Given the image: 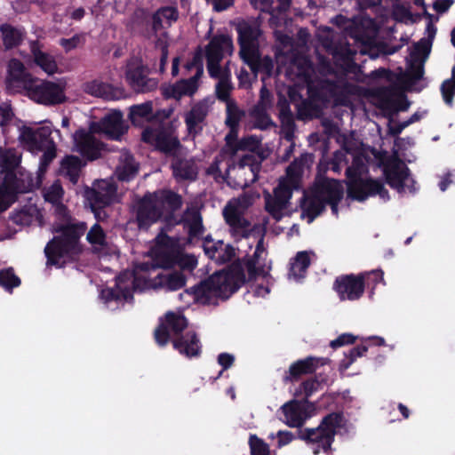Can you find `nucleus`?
<instances>
[{
	"instance_id": "17",
	"label": "nucleus",
	"mask_w": 455,
	"mask_h": 455,
	"mask_svg": "<svg viewBox=\"0 0 455 455\" xmlns=\"http://www.w3.org/2000/svg\"><path fill=\"white\" fill-rule=\"evenodd\" d=\"M0 187L17 201L19 194H25L33 189L34 180L31 173L27 172H8L4 174Z\"/></svg>"
},
{
	"instance_id": "23",
	"label": "nucleus",
	"mask_w": 455,
	"mask_h": 455,
	"mask_svg": "<svg viewBox=\"0 0 455 455\" xmlns=\"http://www.w3.org/2000/svg\"><path fill=\"white\" fill-rule=\"evenodd\" d=\"M172 343L175 350L188 358L198 357L202 353L200 339L194 331L172 338Z\"/></svg>"
},
{
	"instance_id": "38",
	"label": "nucleus",
	"mask_w": 455,
	"mask_h": 455,
	"mask_svg": "<svg viewBox=\"0 0 455 455\" xmlns=\"http://www.w3.org/2000/svg\"><path fill=\"white\" fill-rule=\"evenodd\" d=\"M310 257L307 251H299L291 263L290 275L296 279L303 278L310 266Z\"/></svg>"
},
{
	"instance_id": "1",
	"label": "nucleus",
	"mask_w": 455,
	"mask_h": 455,
	"mask_svg": "<svg viewBox=\"0 0 455 455\" xmlns=\"http://www.w3.org/2000/svg\"><path fill=\"white\" fill-rule=\"evenodd\" d=\"M245 281L243 264L237 260L227 269L218 271L194 285L188 290V292L193 294L197 302L210 304L212 296L228 299L245 283Z\"/></svg>"
},
{
	"instance_id": "2",
	"label": "nucleus",
	"mask_w": 455,
	"mask_h": 455,
	"mask_svg": "<svg viewBox=\"0 0 455 455\" xmlns=\"http://www.w3.org/2000/svg\"><path fill=\"white\" fill-rule=\"evenodd\" d=\"M87 229L85 222L58 224L53 232L59 234L48 242L44 248L47 266L61 267L63 257L77 258L83 252L80 239Z\"/></svg>"
},
{
	"instance_id": "60",
	"label": "nucleus",
	"mask_w": 455,
	"mask_h": 455,
	"mask_svg": "<svg viewBox=\"0 0 455 455\" xmlns=\"http://www.w3.org/2000/svg\"><path fill=\"white\" fill-rule=\"evenodd\" d=\"M161 94L164 100H180L181 99L180 92L179 90V86L177 82L173 84H164L160 87Z\"/></svg>"
},
{
	"instance_id": "25",
	"label": "nucleus",
	"mask_w": 455,
	"mask_h": 455,
	"mask_svg": "<svg viewBox=\"0 0 455 455\" xmlns=\"http://www.w3.org/2000/svg\"><path fill=\"white\" fill-rule=\"evenodd\" d=\"M83 91L89 95L102 98L107 100H119L124 95V90L110 84L94 79L83 84Z\"/></svg>"
},
{
	"instance_id": "10",
	"label": "nucleus",
	"mask_w": 455,
	"mask_h": 455,
	"mask_svg": "<svg viewBox=\"0 0 455 455\" xmlns=\"http://www.w3.org/2000/svg\"><path fill=\"white\" fill-rule=\"evenodd\" d=\"M188 324V319L184 315L171 311L166 313L164 321L161 322L154 331L156 343L160 347H165L170 340L172 341L171 332L172 338L182 335Z\"/></svg>"
},
{
	"instance_id": "9",
	"label": "nucleus",
	"mask_w": 455,
	"mask_h": 455,
	"mask_svg": "<svg viewBox=\"0 0 455 455\" xmlns=\"http://www.w3.org/2000/svg\"><path fill=\"white\" fill-rule=\"evenodd\" d=\"M235 29L238 35L240 58H248L251 61V59L259 50V39L262 34L260 26L255 21L243 20L238 22Z\"/></svg>"
},
{
	"instance_id": "32",
	"label": "nucleus",
	"mask_w": 455,
	"mask_h": 455,
	"mask_svg": "<svg viewBox=\"0 0 455 455\" xmlns=\"http://www.w3.org/2000/svg\"><path fill=\"white\" fill-rule=\"evenodd\" d=\"M83 164L82 160L76 156H67L60 164L63 175L73 185L78 182Z\"/></svg>"
},
{
	"instance_id": "21",
	"label": "nucleus",
	"mask_w": 455,
	"mask_h": 455,
	"mask_svg": "<svg viewBox=\"0 0 455 455\" xmlns=\"http://www.w3.org/2000/svg\"><path fill=\"white\" fill-rule=\"evenodd\" d=\"M383 174L386 182L397 192L404 191L405 181L409 179L410 169L406 166H401V161L395 159L384 164Z\"/></svg>"
},
{
	"instance_id": "31",
	"label": "nucleus",
	"mask_w": 455,
	"mask_h": 455,
	"mask_svg": "<svg viewBox=\"0 0 455 455\" xmlns=\"http://www.w3.org/2000/svg\"><path fill=\"white\" fill-rule=\"evenodd\" d=\"M251 60L248 58H243L242 60L250 68L251 71L257 76L258 73H264L267 76H270L274 68V62L270 56L266 55L261 57L259 50L255 53Z\"/></svg>"
},
{
	"instance_id": "54",
	"label": "nucleus",
	"mask_w": 455,
	"mask_h": 455,
	"mask_svg": "<svg viewBox=\"0 0 455 455\" xmlns=\"http://www.w3.org/2000/svg\"><path fill=\"white\" fill-rule=\"evenodd\" d=\"M324 381L323 379H320V376H315L314 378L307 379L303 381L299 387L300 390L304 393L305 397L303 400H308V398L318 390L321 384Z\"/></svg>"
},
{
	"instance_id": "37",
	"label": "nucleus",
	"mask_w": 455,
	"mask_h": 455,
	"mask_svg": "<svg viewBox=\"0 0 455 455\" xmlns=\"http://www.w3.org/2000/svg\"><path fill=\"white\" fill-rule=\"evenodd\" d=\"M250 116L254 120V127L261 131L275 127V124L267 111V106L258 102L250 111Z\"/></svg>"
},
{
	"instance_id": "15",
	"label": "nucleus",
	"mask_w": 455,
	"mask_h": 455,
	"mask_svg": "<svg viewBox=\"0 0 455 455\" xmlns=\"http://www.w3.org/2000/svg\"><path fill=\"white\" fill-rule=\"evenodd\" d=\"M210 113L209 101L203 99L192 105L191 108L185 113L184 122L188 136L195 140L200 135L206 125V119Z\"/></svg>"
},
{
	"instance_id": "44",
	"label": "nucleus",
	"mask_w": 455,
	"mask_h": 455,
	"mask_svg": "<svg viewBox=\"0 0 455 455\" xmlns=\"http://www.w3.org/2000/svg\"><path fill=\"white\" fill-rule=\"evenodd\" d=\"M244 112L237 107L235 102H228L227 104V116L225 124L231 131L237 129Z\"/></svg>"
},
{
	"instance_id": "5",
	"label": "nucleus",
	"mask_w": 455,
	"mask_h": 455,
	"mask_svg": "<svg viewBox=\"0 0 455 455\" xmlns=\"http://www.w3.org/2000/svg\"><path fill=\"white\" fill-rule=\"evenodd\" d=\"M362 165L361 160L355 158L352 165L346 169V177L348 180L347 183L348 197L358 202H363L369 196L378 195L383 200H388L389 194L382 181L371 178H362Z\"/></svg>"
},
{
	"instance_id": "50",
	"label": "nucleus",
	"mask_w": 455,
	"mask_h": 455,
	"mask_svg": "<svg viewBox=\"0 0 455 455\" xmlns=\"http://www.w3.org/2000/svg\"><path fill=\"white\" fill-rule=\"evenodd\" d=\"M295 189H298V188H293L291 184L281 180L278 186L274 189V197L287 206L291 198L292 191Z\"/></svg>"
},
{
	"instance_id": "13",
	"label": "nucleus",
	"mask_w": 455,
	"mask_h": 455,
	"mask_svg": "<svg viewBox=\"0 0 455 455\" xmlns=\"http://www.w3.org/2000/svg\"><path fill=\"white\" fill-rule=\"evenodd\" d=\"M313 409L314 404L308 400L292 399L281 406L280 411L283 414L281 419L290 427L300 428L311 417L310 411Z\"/></svg>"
},
{
	"instance_id": "28",
	"label": "nucleus",
	"mask_w": 455,
	"mask_h": 455,
	"mask_svg": "<svg viewBox=\"0 0 455 455\" xmlns=\"http://www.w3.org/2000/svg\"><path fill=\"white\" fill-rule=\"evenodd\" d=\"M233 51L231 36L226 34L215 35L205 46V58L214 60H222L226 52Z\"/></svg>"
},
{
	"instance_id": "12",
	"label": "nucleus",
	"mask_w": 455,
	"mask_h": 455,
	"mask_svg": "<svg viewBox=\"0 0 455 455\" xmlns=\"http://www.w3.org/2000/svg\"><path fill=\"white\" fill-rule=\"evenodd\" d=\"M28 98L36 103L54 106L63 103L66 100L64 87L52 81H40L35 83Z\"/></svg>"
},
{
	"instance_id": "52",
	"label": "nucleus",
	"mask_w": 455,
	"mask_h": 455,
	"mask_svg": "<svg viewBox=\"0 0 455 455\" xmlns=\"http://www.w3.org/2000/svg\"><path fill=\"white\" fill-rule=\"evenodd\" d=\"M86 240L92 245L103 246L106 244V234L99 223H95L86 235Z\"/></svg>"
},
{
	"instance_id": "8",
	"label": "nucleus",
	"mask_w": 455,
	"mask_h": 455,
	"mask_svg": "<svg viewBox=\"0 0 455 455\" xmlns=\"http://www.w3.org/2000/svg\"><path fill=\"white\" fill-rule=\"evenodd\" d=\"M141 140L168 156L176 157L181 148L179 138L173 135L170 129L163 126L158 128L147 127L141 133Z\"/></svg>"
},
{
	"instance_id": "16",
	"label": "nucleus",
	"mask_w": 455,
	"mask_h": 455,
	"mask_svg": "<svg viewBox=\"0 0 455 455\" xmlns=\"http://www.w3.org/2000/svg\"><path fill=\"white\" fill-rule=\"evenodd\" d=\"M52 129L49 126H41L36 129L22 126L20 131L19 140L28 150L43 151L45 147L52 143L51 138Z\"/></svg>"
},
{
	"instance_id": "40",
	"label": "nucleus",
	"mask_w": 455,
	"mask_h": 455,
	"mask_svg": "<svg viewBox=\"0 0 455 455\" xmlns=\"http://www.w3.org/2000/svg\"><path fill=\"white\" fill-rule=\"evenodd\" d=\"M326 204L313 193L311 198L305 206H302V217L307 218V222L312 223L316 217L325 211Z\"/></svg>"
},
{
	"instance_id": "47",
	"label": "nucleus",
	"mask_w": 455,
	"mask_h": 455,
	"mask_svg": "<svg viewBox=\"0 0 455 455\" xmlns=\"http://www.w3.org/2000/svg\"><path fill=\"white\" fill-rule=\"evenodd\" d=\"M260 147V140L254 135H250L247 137H243L239 140L233 147L232 151L233 154H235L237 151H251L255 152Z\"/></svg>"
},
{
	"instance_id": "19",
	"label": "nucleus",
	"mask_w": 455,
	"mask_h": 455,
	"mask_svg": "<svg viewBox=\"0 0 455 455\" xmlns=\"http://www.w3.org/2000/svg\"><path fill=\"white\" fill-rule=\"evenodd\" d=\"M116 186L107 180H100L92 188L85 192L90 207L106 208L114 203L116 195Z\"/></svg>"
},
{
	"instance_id": "3",
	"label": "nucleus",
	"mask_w": 455,
	"mask_h": 455,
	"mask_svg": "<svg viewBox=\"0 0 455 455\" xmlns=\"http://www.w3.org/2000/svg\"><path fill=\"white\" fill-rule=\"evenodd\" d=\"M343 415L341 412H331L324 416L317 427L299 429V438L307 444L315 445L314 455L321 451L328 453L331 450L337 429L341 427Z\"/></svg>"
},
{
	"instance_id": "55",
	"label": "nucleus",
	"mask_w": 455,
	"mask_h": 455,
	"mask_svg": "<svg viewBox=\"0 0 455 455\" xmlns=\"http://www.w3.org/2000/svg\"><path fill=\"white\" fill-rule=\"evenodd\" d=\"M233 89L231 83L228 79H220L216 84V97L219 100L226 102H233L230 100V93Z\"/></svg>"
},
{
	"instance_id": "4",
	"label": "nucleus",
	"mask_w": 455,
	"mask_h": 455,
	"mask_svg": "<svg viewBox=\"0 0 455 455\" xmlns=\"http://www.w3.org/2000/svg\"><path fill=\"white\" fill-rule=\"evenodd\" d=\"M383 271L380 269L362 272L358 275L348 274L336 277L333 283V290L337 292L339 299L358 300L364 293L365 287H374L383 281Z\"/></svg>"
},
{
	"instance_id": "27",
	"label": "nucleus",
	"mask_w": 455,
	"mask_h": 455,
	"mask_svg": "<svg viewBox=\"0 0 455 455\" xmlns=\"http://www.w3.org/2000/svg\"><path fill=\"white\" fill-rule=\"evenodd\" d=\"M333 86L334 84L329 80H325L317 85H308V100H303L301 105L299 106L298 111L299 117L309 115V112L315 108L314 102H324L327 100L325 91L329 87Z\"/></svg>"
},
{
	"instance_id": "59",
	"label": "nucleus",
	"mask_w": 455,
	"mask_h": 455,
	"mask_svg": "<svg viewBox=\"0 0 455 455\" xmlns=\"http://www.w3.org/2000/svg\"><path fill=\"white\" fill-rule=\"evenodd\" d=\"M223 241H218L216 243L211 238L210 235L206 236L204 241V250L205 254L212 259H217V255L219 254V247H223Z\"/></svg>"
},
{
	"instance_id": "46",
	"label": "nucleus",
	"mask_w": 455,
	"mask_h": 455,
	"mask_svg": "<svg viewBox=\"0 0 455 455\" xmlns=\"http://www.w3.org/2000/svg\"><path fill=\"white\" fill-rule=\"evenodd\" d=\"M20 279L15 275L12 267L0 270V286L6 291H12L20 286Z\"/></svg>"
},
{
	"instance_id": "26",
	"label": "nucleus",
	"mask_w": 455,
	"mask_h": 455,
	"mask_svg": "<svg viewBox=\"0 0 455 455\" xmlns=\"http://www.w3.org/2000/svg\"><path fill=\"white\" fill-rule=\"evenodd\" d=\"M223 217L231 230L242 237L247 238L251 235L249 229L251 222L239 212L236 206L228 204L223 210Z\"/></svg>"
},
{
	"instance_id": "14",
	"label": "nucleus",
	"mask_w": 455,
	"mask_h": 455,
	"mask_svg": "<svg viewBox=\"0 0 455 455\" xmlns=\"http://www.w3.org/2000/svg\"><path fill=\"white\" fill-rule=\"evenodd\" d=\"M128 127L124 124L123 114L121 111L115 110L99 122L92 123L91 131L93 133H103L108 139L119 140L121 137L127 132Z\"/></svg>"
},
{
	"instance_id": "63",
	"label": "nucleus",
	"mask_w": 455,
	"mask_h": 455,
	"mask_svg": "<svg viewBox=\"0 0 455 455\" xmlns=\"http://www.w3.org/2000/svg\"><path fill=\"white\" fill-rule=\"evenodd\" d=\"M159 13L168 22V26L171 27L173 22H176L179 19V11L174 6H164L158 9Z\"/></svg>"
},
{
	"instance_id": "61",
	"label": "nucleus",
	"mask_w": 455,
	"mask_h": 455,
	"mask_svg": "<svg viewBox=\"0 0 455 455\" xmlns=\"http://www.w3.org/2000/svg\"><path fill=\"white\" fill-rule=\"evenodd\" d=\"M281 123V128L284 134V139L291 141L294 137V131H295V122L293 116H286V117H281L279 118Z\"/></svg>"
},
{
	"instance_id": "30",
	"label": "nucleus",
	"mask_w": 455,
	"mask_h": 455,
	"mask_svg": "<svg viewBox=\"0 0 455 455\" xmlns=\"http://www.w3.org/2000/svg\"><path fill=\"white\" fill-rule=\"evenodd\" d=\"M30 50L35 63L39 66L45 73L48 75H53L57 72L58 65L55 59L49 53L40 50L38 41L31 42Z\"/></svg>"
},
{
	"instance_id": "56",
	"label": "nucleus",
	"mask_w": 455,
	"mask_h": 455,
	"mask_svg": "<svg viewBox=\"0 0 455 455\" xmlns=\"http://www.w3.org/2000/svg\"><path fill=\"white\" fill-rule=\"evenodd\" d=\"M192 68H195L196 70L193 76L200 79L204 74V52L201 47L196 50L191 62L187 64L188 69Z\"/></svg>"
},
{
	"instance_id": "18",
	"label": "nucleus",
	"mask_w": 455,
	"mask_h": 455,
	"mask_svg": "<svg viewBox=\"0 0 455 455\" xmlns=\"http://www.w3.org/2000/svg\"><path fill=\"white\" fill-rule=\"evenodd\" d=\"M326 358L307 356L292 363L283 376V383H295L301 379L303 376L310 375L315 372L320 365L326 363Z\"/></svg>"
},
{
	"instance_id": "48",
	"label": "nucleus",
	"mask_w": 455,
	"mask_h": 455,
	"mask_svg": "<svg viewBox=\"0 0 455 455\" xmlns=\"http://www.w3.org/2000/svg\"><path fill=\"white\" fill-rule=\"evenodd\" d=\"M199 80L200 79L195 76H191L188 79H180L176 81L180 92L181 98L183 96L192 97L199 88Z\"/></svg>"
},
{
	"instance_id": "39",
	"label": "nucleus",
	"mask_w": 455,
	"mask_h": 455,
	"mask_svg": "<svg viewBox=\"0 0 455 455\" xmlns=\"http://www.w3.org/2000/svg\"><path fill=\"white\" fill-rule=\"evenodd\" d=\"M20 158L17 156L14 148H0V167L1 173L5 174L8 172H16L20 165Z\"/></svg>"
},
{
	"instance_id": "42",
	"label": "nucleus",
	"mask_w": 455,
	"mask_h": 455,
	"mask_svg": "<svg viewBox=\"0 0 455 455\" xmlns=\"http://www.w3.org/2000/svg\"><path fill=\"white\" fill-rule=\"evenodd\" d=\"M35 212V208L24 206L20 210L12 212L9 220L20 227L29 226L33 222Z\"/></svg>"
},
{
	"instance_id": "64",
	"label": "nucleus",
	"mask_w": 455,
	"mask_h": 455,
	"mask_svg": "<svg viewBox=\"0 0 455 455\" xmlns=\"http://www.w3.org/2000/svg\"><path fill=\"white\" fill-rule=\"evenodd\" d=\"M174 242L167 234L161 232L156 237V248L154 250H174Z\"/></svg>"
},
{
	"instance_id": "36",
	"label": "nucleus",
	"mask_w": 455,
	"mask_h": 455,
	"mask_svg": "<svg viewBox=\"0 0 455 455\" xmlns=\"http://www.w3.org/2000/svg\"><path fill=\"white\" fill-rule=\"evenodd\" d=\"M307 156H301L299 158H295L286 168V177L282 180L289 183L293 188H299L301 178L303 174L305 161Z\"/></svg>"
},
{
	"instance_id": "11",
	"label": "nucleus",
	"mask_w": 455,
	"mask_h": 455,
	"mask_svg": "<svg viewBox=\"0 0 455 455\" xmlns=\"http://www.w3.org/2000/svg\"><path fill=\"white\" fill-rule=\"evenodd\" d=\"M135 220L140 229L148 230L163 218L151 192H146L133 206Z\"/></svg>"
},
{
	"instance_id": "58",
	"label": "nucleus",
	"mask_w": 455,
	"mask_h": 455,
	"mask_svg": "<svg viewBox=\"0 0 455 455\" xmlns=\"http://www.w3.org/2000/svg\"><path fill=\"white\" fill-rule=\"evenodd\" d=\"M432 42L423 37L419 42L414 44L413 52H411V57L413 59H417L418 57H427L431 51Z\"/></svg>"
},
{
	"instance_id": "45",
	"label": "nucleus",
	"mask_w": 455,
	"mask_h": 455,
	"mask_svg": "<svg viewBox=\"0 0 455 455\" xmlns=\"http://www.w3.org/2000/svg\"><path fill=\"white\" fill-rule=\"evenodd\" d=\"M286 208V205L275 197L272 196L269 193L265 196V209L275 220H280L283 217L282 211Z\"/></svg>"
},
{
	"instance_id": "7",
	"label": "nucleus",
	"mask_w": 455,
	"mask_h": 455,
	"mask_svg": "<svg viewBox=\"0 0 455 455\" xmlns=\"http://www.w3.org/2000/svg\"><path fill=\"white\" fill-rule=\"evenodd\" d=\"M36 79L28 71L21 60L12 59L7 67L6 92L10 95L22 94L28 97Z\"/></svg>"
},
{
	"instance_id": "22",
	"label": "nucleus",
	"mask_w": 455,
	"mask_h": 455,
	"mask_svg": "<svg viewBox=\"0 0 455 455\" xmlns=\"http://www.w3.org/2000/svg\"><path fill=\"white\" fill-rule=\"evenodd\" d=\"M151 194L163 216L165 214L166 218H172L183 205L182 196L173 190L159 189Z\"/></svg>"
},
{
	"instance_id": "20",
	"label": "nucleus",
	"mask_w": 455,
	"mask_h": 455,
	"mask_svg": "<svg viewBox=\"0 0 455 455\" xmlns=\"http://www.w3.org/2000/svg\"><path fill=\"white\" fill-rule=\"evenodd\" d=\"M74 139L76 149L82 156L91 161L98 159L100 156V152L104 145L91 132L80 129L76 132Z\"/></svg>"
},
{
	"instance_id": "33",
	"label": "nucleus",
	"mask_w": 455,
	"mask_h": 455,
	"mask_svg": "<svg viewBox=\"0 0 455 455\" xmlns=\"http://www.w3.org/2000/svg\"><path fill=\"white\" fill-rule=\"evenodd\" d=\"M153 118V103L146 101L130 108L129 119L135 126H141Z\"/></svg>"
},
{
	"instance_id": "41",
	"label": "nucleus",
	"mask_w": 455,
	"mask_h": 455,
	"mask_svg": "<svg viewBox=\"0 0 455 455\" xmlns=\"http://www.w3.org/2000/svg\"><path fill=\"white\" fill-rule=\"evenodd\" d=\"M161 279V285L164 286L169 291H177L181 289L186 284V276L180 271H172L167 275H159Z\"/></svg>"
},
{
	"instance_id": "51",
	"label": "nucleus",
	"mask_w": 455,
	"mask_h": 455,
	"mask_svg": "<svg viewBox=\"0 0 455 455\" xmlns=\"http://www.w3.org/2000/svg\"><path fill=\"white\" fill-rule=\"evenodd\" d=\"M249 446L251 455H269V445L256 435H250Z\"/></svg>"
},
{
	"instance_id": "53",
	"label": "nucleus",
	"mask_w": 455,
	"mask_h": 455,
	"mask_svg": "<svg viewBox=\"0 0 455 455\" xmlns=\"http://www.w3.org/2000/svg\"><path fill=\"white\" fill-rule=\"evenodd\" d=\"M44 153L40 158V164H39V172L44 173L48 169L50 164L53 161V159L56 157V146L54 141L52 140V143L49 144V146L45 147L43 150Z\"/></svg>"
},
{
	"instance_id": "62",
	"label": "nucleus",
	"mask_w": 455,
	"mask_h": 455,
	"mask_svg": "<svg viewBox=\"0 0 455 455\" xmlns=\"http://www.w3.org/2000/svg\"><path fill=\"white\" fill-rule=\"evenodd\" d=\"M235 256V249L231 244H225L223 247H219V254L217 255L216 262L219 264H225L231 261Z\"/></svg>"
},
{
	"instance_id": "24",
	"label": "nucleus",
	"mask_w": 455,
	"mask_h": 455,
	"mask_svg": "<svg viewBox=\"0 0 455 455\" xmlns=\"http://www.w3.org/2000/svg\"><path fill=\"white\" fill-rule=\"evenodd\" d=\"M313 193L326 204L342 200L344 188L339 180L324 177L315 181Z\"/></svg>"
},
{
	"instance_id": "34",
	"label": "nucleus",
	"mask_w": 455,
	"mask_h": 455,
	"mask_svg": "<svg viewBox=\"0 0 455 455\" xmlns=\"http://www.w3.org/2000/svg\"><path fill=\"white\" fill-rule=\"evenodd\" d=\"M171 167L173 176L177 180H195L196 179L197 172L193 164L188 160L178 157V156L174 157Z\"/></svg>"
},
{
	"instance_id": "57",
	"label": "nucleus",
	"mask_w": 455,
	"mask_h": 455,
	"mask_svg": "<svg viewBox=\"0 0 455 455\" xmlns=\"http://www.w3.org/2000/svg\"><path fill=\"white\" fill-rule=\"evenodd\" d=\"M368 350V347L365 345L356 346L349 350V353L346 355V358L342 361V366L347 369L358 357L365 355Z\"/></svg>"
},
{
	"instance_id": "35",
	"label": "nucleus",
	"mask_w": 455,
	"mask_h": 455,
	"mask_svg": "<svg viewBox=\"0 0 455 455\" xmlns=\"http://www.w3.org/2000/svg\"><path fill=\"white\" fill-rule=\"evenodd\" d=\"M153 267L170 269L180 263V254L174 250H153Z\"/></svg>"
},
{
	"instance_id": "43",
	"label": "nucleus",
	"mask_w": 455,
	"mask_h": 455,
	"mask_svg": "<svg viewBox=\"0 0 455 455\" xmlns=\"http://www.w3.org/2000/svg\"><path fill=\"white\" fill-rule=\"evenodd\" d=\"M264 158L265 156H262V154H259V157H256L251 154H246L239 159L237 164L239 168H244L245 166L250 167V170L253 174V180H256L261 168V162Z\"/></svg>"
},
{
	"instance_id": "49",
	"label": "nucleus",
	"mask_w": 455,
	"mask_h": 455,
	"mask_svg": "<svg viewBox=\"0 0 455 455\" xmlns=\"http://www.w3.org/2000/svg\"><path fill=\"white\" fill-rule=\"evenodd\" d=\"M139 168L136 164L125 163L118 166L115 173L118 180L129 182L136 177Z\"/></svg>"
},
{
	"instance_id": "29",
	"label": "nucleus",
	"mask_w": 455,
	"mask_h": 455,
	"mask_svg": "<svg viewBox=\"0 0 455 455\" xmlns=\"http://www.w3.org/2000/svg\"><path fill=\"white\" fill-rule=\"evenodd\" d=\"M0 33L5 51L20 46L27 35L26 29L23 27H15L10 23L1 24Z\"/></svg>"
},
{
	"instance_id": "6",
	"label": "nucleus",
	"mask_w": 455,
	"mask_h": 455,
	"mask_svg": "<svg viewBox=\"0 0 455 455\" xmlns=\"http://www.w3.org/2000/svg\"><path fill=\"white\" fill-rule=\"evenodd\" d=\"M149 68L140 58H131L127 60L124 77L136 93H148L158 88L159 80L149 76Z\"/></svg>"
}]
</instances>
